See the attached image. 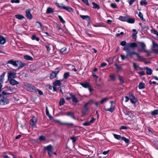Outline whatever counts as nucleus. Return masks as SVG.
<instances>
[{"label": "nucleus", "instance_id": "2f4dec72", "mask_svg": "<svg viewBox=\"0 0 158 158\" xmlns=\"http://www.w3.org/2000/svg\"><path fill=\"white\" fill-rule=\"evenodd\" d=\"M151 114L153 116L156 115L158 114V110H155L151 112Z\"/></svg>", "mask_w": 158, "mask_h": 158}, {"label": "nucleus", "instance_id": "5701e85b", "mask_svg": "<svg viewBox=\"0 0 158 158\" xmlns=\"http://www.w3.org/2000/svg\"><path fill=\"white\" fill-rule=\"evenodd\" d=\"M53 84L55 86H60L62 84V83L60 81L57 80L53 83Z\"/></svg>", "mask_w": 158, "mask_h": 158}, {"label": "nucleus", "instance_id": "09e8293b", "mask_svg": "<svg viewBox=\"0 0 158 158\" xmlns=\"http://www.w3.org/2000/svg\"><path fill=\"white\" fill-rule=\"evenodd\" d=\"M72 100L74 102L77 103L78 102V100L76 98L75 96L74 97H73V98H72Z\"/></svg>", "mask_w": 158, "mask_h": 158}, {"label": "nucleus", "instance_id": "8fccbe9b", "mask_svg": "<svg viewBox=\"0 0 158 158\" xmlns=\"http://www.w3.org/2000/svg\"><path fill=\"white\" fill-rule=\"evenodd\" d=\"M76 137H73L71 138V139L72 140V142L74 143L76 141Z\"/></svg>", "mask_w": 158, "mask_h": 158}, {"label": "nucleus", "instance_id": "79ce46f5", "mask_svg": "<svg viewBox=\"0 0 158 158\" xmlns=\"http://www.w3.org/2000/svg\"><path fill=\"white\" fill-rule=\"evenodd\" d=\"M69 66H70V68H71L72 70L74 71L75 72H76L77 71V69L75 68V66L72 64H69Z\"/></svg>", "mask_w": 158, "mask_h": 158}, {"label": "nucleus", "instance_id": "603ef678", "mask_svg": "<svg viewBox=\"0 0 158 158\" xmlns=\"http://www.w3.org/2000/svg\"><path fill=\"white\" fill-rule=\"evenodd\" d=\"M110 6L113 8H117V6L116 4L114 3H111L110 4Z\"/></svg>", "mask_w": 158, "mask_h": 158}, {"label": "nucleus", "instance_id": "69168bd1", "mask_svg": "<svg viewBox=\"0 0 158 158\" xmlns=\"http://www.w3.org/2000/svg\"><path fill=\"white\" fill-rule=\"evenodd\" d=\"M135 0H130L129 1V4L131 6L132 5Z\"/></svg>", "mask_w": 158, "mask_h": 158}, {"label": "nucleus", "instance_id": "412c9836", "mask_svg": "<svg viewBox=\"0 0 158 158\" xmlns=\"http://www.w3.org/2000/svg\"><path fill=\"white\" fill-rule=\"evenodd\" d=\"M6 42V40L4 38L2 35H0V43L4 44Z\"/></svg>", "mask_w": 158, "mask_h": 158}, {"label": "nucleus", "instance_id": "ea45409f", "mask_svg": "<svg viewBox=\"0 0 158 158\" xmlns=\"http://www.w3.org/2000/svg\"><path fill=\"white\" fill-rule=\"evenodd\" d=\"M58 18L59 19L60 21L63 23H65V21L64 20L62 17L60 15H58Z\"/></svg>", "mask_w": 158, "mask_h": 158}, {"label": "nucleus", "instance_id": "49530a36", "mask_svg": "<svg viewBox=\"0 0 158 158\" xmlns=\"http://www.w3.org/2000/svg\"><path fill=\"white\" fill-rule=\"evenodd\" d=\"M114 65L117 70H119L122 69V67L118 66L117 64H115Z\"/></svg>", "mask_w": 158, "mask_h": 158}, {"label": "nucleus", "instance_id": "9d476101", "mask_svg": "<svg viewBox=\"0 0 158 158\" xmlns=\"http://www.w3.org/2000/svg\"><path fill=\"white\" fill-rule=\"evenodd\" d=\"M37 120L35 117H33L32 118L30 119V123L32 127H35V124Z\"/></svg>", "mask_w": 158, "mask_h": 158}, {"label": "nucleus", "instance_id": "052dcab7", "mask_svg": "<svg viewBox=\"0 0 158 158\" xmlns=\"http://www.w3.org/2000/svg\"><path fill=\"white\" fill-rule=\"evenodd\" d=\"M11 2L12 3H19L20 2V1L19 0H11Z\"/></svg>", "mask_w": 158, "mask_h": 158}, {"label": "nucleus", "instance_id": "cd10ccee", "mask_svg": "<svg viewBox=\"0 0 158 158\" xmlns=\"http://www.w3.org/2000/svg\"><path fill=\"white\" fill-rule=\"evenodd\" d=\"M15 17L16 18L19 20L22 19L24 18V16L20 14H17L15 15Z\"/></svg>", "mask_w": 158, "mask_h": 158}, {"label": "nucleus", "instance_id": "3c124183", "mask_svg": "<svg viewBox=\"0 0 158 158\" xmlns=\"http://www.w3.org/2000/svg\"><path fill=\"white\" fill-rule=\"evenodd\" d=\"M90 125L89 122L87 121L83 123V125L85 126H89Z\"/></svg>", "mask_w": 158, "mask_h": 158}, {"label": "nucleus", "instance_id": "a18cd8bd", "mask_svg": "<svg viewBox=\"0 0 158 158\" xmlns=\"http://www.w3.org/2000/svg\"><path fill=\"white\" fill-rule=\"evenodd\" d=\"M127 44L126 42L125 41H121L120 42V44L121 45H122L123 46H124V47L125 46L127 45Z\"/></svg>", "mask_w": 158, "mask_h": 158}, {"label": "nucleus", "instance_id": "338daca9", "mask_svg": "<svg viewBox=\"0 0 158 158\" xmlns=\"http://www.w3.org/2000/svg\"><path fill=\"white\" fill-rule=\"evenodd\" d=\"M66 50V49L65 48H61L60 50V51L62 53H64V52H65V51Z\"/></svg>", "mask_w": 158, "mask_h": 158}, {"label": "nucleus", "instance_id": "0eeeda50", "mask_svg": "<svg viewBox=\"0 0 158 158\" xmlns=\"http://www.w3.org/2000/svg\"><path fill=\"white\" fill-rule=\"evenodd\" d=\"M133 55H136L137 57L140 59H142V57L141 56H140L139 54L135 52H131L130 53H129L128 54H127V57H128L129 56L132 57Z\"/></svg>", "mask_w": 158, "mask_h": 158}, {"label": "nucleus", "instance_id": "a211bd4d", "mask_svg": "<svg viewBox=\"0 0 158 158\" xmlns=\"http://www.w3.org/2000/svg\"><path fill=\"white\" fill-rule=\"evenodd\" d=\"M59 71H54L52 72L50 76V77L51 79H53L56 77V75L58 73Z\"/></svg>", "mask_w": 158, "mask_h": 158}, {"label": "nucleus", "instance_id": "bf43d9fd", "mask_svg": "<svg viewBox=\"0 0 158 158\" xmlns=\"http://www.w3.org/2000/svg\"><path fill=\"white\" fill-rule=\"evenodd\" d=\"M133 67L134 69H136L138 68L139 66L135 63H133Z\"/></svg>", "mask_w": 158, "mask_h": 158}, {"label": "nucleus", "instance_id": "4c0bfd02", "mask_svg": "<svg viewBox=\"0 0 158 158\" xmlns=\"http://www.w3.org/2000/svg\"><path fill=\"white\" fill-rule=\"evenodd\" d=\"M140 4L142 6L143 5H147L148 3L146 2V0H142V1L140 2Z\"/></svg>", "mask_w": 158, "mask_h": 158}, {"label": "nucleus", "instance_id": "e2e57ef3", "mask_svg": "<svg viewBox=\"0 0 158 158\" xmlns=\"http://www.w3.org/2000/svg\"><path fill=\"white\" fill-rule=\"evenodd\" d=\"M119 79L121 83H123L124 82V81L123 78L120 76H119Z\"/></svg>", "mask_w": 158, "mask_h": 158}, {"label": "nucleus", "instance_id": "20e7f679", "mask_svg": "<svg viewBox=\"0 0 158 158\" xmlns=\"http://www.w3.org/2000/svg\"><path fill=\"white\" fill-rule=\"evenodd\" d=\"M6 74V72L3 73L0 76V92L2 91V84L3 83L5 76Z\"/></svg>", "mask_w": 158, "mask_h": 158}, {"label": "nucleus", "instance_id": "f257e3e1", "mask_svg": "<svg viewBox=\"0 0 158 158\" xmlns=\"http://www.w3.org/2000/svg\"><path fill=\"white\" fill-rule=\"evenodd\" d=\"M137 46L138 44L135 43H128L124 47L123 50L127 52V54H128L131 52H134L131 50V48H133L137 47Z\"/></svg>", "mask_w": 158, "mask_h": 158}, {"label": "nucleus", "instance_id": "423d86ee", "mask_svg": "<svg viewBox=\"0 0 158 158\" xmlns=\"http://www.w3.org/2000/svg\"><path fill=\"white\" fill-rule=\"evenodd\" d=\"M27 87L28 90L32 92L36 91L35 87L30 84H28L27 85Z\"/></svg>", "mask_w": 158, "mask_h": 158}, {"label": "nucleus", "instance_id": "c03bdc74", "mask_svg": "<svg viewBox=\"0 0 158 158\" xmlns=\"http://www.w3.org/2000/svg\"><path fill=\"white\" fill-rule=\"evenodd\" d=\"M152 33L158 36V32L155 30L152 29L151 30Z\"/></svg>", "mask_w": 158, "mask_h": 158}, {"label": "nucleus", "instance_id": "a878e982", "mask_svg": "<svg viewBox=\"0 0 158 158\" xmlns=\"http://www.w3.org/2000/svg\"><path fill=\"white\" fill-rule=\"evenodd\" d=\"M135 19L133 18H129L128 17V20L127 22L129 23H134Z\"/></svg>", "mask_w": 158, "mask_h": 158}, {"label": "nucleus", "instance_id": "5fc2aeb1", "mask_svg": "<svg viewBox=\"0 0 158 158\" xmlns=\"http://www.w3.org/2000/svg\"><path fill=\"white\" fill-rule=\"evenodd\" d=\"M141 28L143 30L145 29H146V30H147L149 28V27L148 26L144 25V26H141Z\"/></svg>", "mask_w": 158, "mask_h": 158}, {"label": "nucleus", "instance_id": "4468645a", "mask_svg": "<svg viewBox=\"0 0 158 158\" xmlns=\"http://www.w3.org/2000/svg\"><path fill=\"white\" fill-rule=\"evenodd\" d=\"M18 65H19L18 67V69H22L27 65L26 64L19 60H18Z\"/></svg>", "mask_w": 158, "mask_h": 158}, {"label": "nucleus", "instance_id": "c85d7f7f", "mask_svg": "<svg viewBox=\"0 0 158 158\" xmlns=\"http://www.w3.org/2000/svg\"><path fill=\"white\" fill-rule=\"evenodd\" d=\"M138 86L139 89H143L145 88V84L143 82H140Z\"/></svg>", "mask_w": 158, "mask_h": 158}, {"label": "nucleus", "instance_id": "4d7b16f0", "mask_svg": "<svg viewBox=\"0 0 158 158\" xmlns=\"http://www.w3.org/2000/svg\"><path fill=\"white\" fill-rule=\"evenodd\" d=\"M121 56V59H122V60H124L126 58H127L128 57H127V55H126V56H125L124 55H123L122 54H121V55H120Z\"/></svg>", "mask_w": 158, "mask_h": 158}, {"label": "nucleus", "instance_id": "b1692460", "mask_svg": "<svg viewBox=\"0 0 158 158\" xmlns=\"http://www.w3.org/2000/svg\"><path fill=\"white\" fill-rule=\"evenodd\" d=\"M80 16L83 19H85L87 21H89L90 20L89 17L88 15H80Z\"/></svg>", "mask_w": 158, "mask_h": 158}, {"label": "nucleus", "instance_id": "393cba45", "mask_svg": "<svg viewBox=\"0 0 158 158\" xmlns=\"http://www.w3.org/2000/svg\"><path fill=\"white\" fill-rule=\"evenodd\" d=\"M54 12V10L52 8L48 7L47 9L46 13L47 14H49L53 13Z\"/></svg>", "mask_w": 158, "mask_h": 158}, {"label": "nucleus", "instance_id": "0e129e2a", "mask_svg": "<svg viewBox=\"0 0 158 158\" xmlns=\"http://www.w3.org/2000/svg\"><path fill=\"white\" fill-rule=\"evenodd\" d=\"M45 46L46 47L48 51H49L51 50V48L49 47V45H45Z\"/></svg>", "mask_w": 158, "mask_h": 158}, {"label": "nucleus", "instance_id": "774afa93", "mask_svg": "<svg viewBox=\"0 0 158 158\" xmlns=\"http://www.w3.org/2000/svg\"><path fill=\"white\" fill-rule=\"evenodd\" d=\"M110 77L113 81L115 79V77L114 74L111 75L110 76Z\"/></svg>", "mask_w": 158, "mask_h": 158}, {"label": "nucleus", "instance_id": "4be33fe9", "mask_svg": "<svg viewBox=\"0 0 158 158\" xmlns=\"http://www.w3.org/2000/svg\"><path fill=\"white\" fill-rule=\"evenodd\" d=\"M66 114L67 116L71 117L75 119H76L75 118L74 116V113L73 112H69L67 113Z\"/></svg>", "mask_w": 158, "mask_h": 158}, {"label": "nucleus", "instance_id": "13d9d810", "mask_svg": "<svg viewBox=\"0 0 158 158\" xmlns=\"http://www.w3.org/2000/svg\"><path fill=\"white\" fill-rule=\"evenodd\" d=\"M36 91H34V92H38L39 94L40 95H42L43 94V93L41 90L39 89H36Z\"/></svg>", "mask_w": 158, "mask_h": 158}, {"label": "nucleus", "instance_id": "6ab92c4d", "mask_svg": "<svg viewBox=\"0 0 158 158\" xmlns=\"http://www.w3.org/2000/svg\"><path fill=\"white\" fill-rule=\"evenodd\" d=\"M118 19L120 21L127 22L128 20V17L121 16Z\"/></svg>", "mask_w": 158, "mask_h": 158}, {"label": "nucleus", "instance_id": "f03ea898", "mask_svg": "<svg viewBox=\"0 0 158 158\" xmlns=\"http://www.w3.org/2000/svg\"><path fill=\"white\" fill-rule=\"evenodd\" d=\"M53 147L51 145H49L44 148V149L48 151V154L49 156H51L52 154Z\"/></svg>", "mask_w": 158, "mask_h": 158}, {"label": "nucleus", "instance_id": "473e14b6", "mask_svg": "<svg viewBox=\"0 0 158 158\" xmlns=\"http://www.w3.org/2000/svg\"><path fill=\"white\" fill-rule=\"evenodd\" d=\"M65 103V101L64 99L63 98H61L60 100V102H59V104L60 106H61L63 105Z\"/></svg>", "mask_w": 158, "mask_h": 158}, {"label": "nucleus", "instance_id": "1a4fd4ad", "mask_svg": "<svg viewBox=\"0 0 158 158\" xmlns=\"http://www.w3.org/2000/svg\"><path fill=\"white\" fill-rule=\"evenodd\" d=\"M129 96L131 102L132 103L135 104L137 102V100L136 99L133 94H131L129 95Z\"/></svg>", "mask_w": 158, "mask_h": 158}, {"label": "nucleus", "instance_id": "7c9ffc66", "mask_svg": "<svg viewBox=\"0 0 158 158\" xmlns=\"http://www.w3.org/2000/svg\"><path fill=\"white\" fill-rule=\"evenodd\" d=\"M81 85L83 87L85 88H88L89 87V83H81Z\"/></svg>", "mask_w": 158, "mask_h": 158}, {"label": "nucleus", "instance_id": "864d4df0", "mask_svg": "<svg viewBox=\"0 0 158 158\" xmlns=\"http://www.w3.org/2000/svg\"><path fill=\"white\" fill-rule=\"evenodd\" d=\"M64 125L72 126H73L74 125V124L73 123H64Z\"/></svg>", "mask_w": 158, "mask_h": 158}, {"label": "nucleus", "instance_id": "f704fd0d", "mask_svg": "<svg viewBox=\"0 0 158 158\" xmlns=\"http://www.w3.org/2000/svg\"><path fill=\"white\" fill-rule=\"evenodd\" d=\"M70 76L69 72H66L64 73V78L65 79H67Z\"/></svg>", "mask_w": 158, "mask_h": 158}, {"label": "nucleus", "instance_id": "f3484780", "mask_svg": "<svg viewBox=\"0 0 158 158\" xmlns=\"http://www.w3.org/2000/svg\"><path fill=\"white\" fill-rule=\"evenodd\" d=\"M143 69L146 70V72L147 74L148 75H151L152 74V70L150 68L148 67H145L143 68Z\"/></svg>", "mask_w": 158, "mask_h": 158}, {"label": "nucleus", "instance_id": "e433bc0d", "mask_svg": "<svg viewBox=\"0 0 158 158\" xmlns=\"http://www.w3.org/2000/svg\"><path fill=\"white\" fill-rule=\"evenodd\" d=\"M122 140L124 141L125 142L127 143H129V140L128 139L126 138L125 137H123L122 138Z\"/></svg>", "mask_w": 158, "mask_h": 158}, {"label": "nucleus", "instance_id": "bb28decb", "mask_svg": "<svg viewBox=\"0 0 158 158\" xmlns=\"http://www.w3.org/2000/svg\"><path fill=\"white\" fill-rule=\"evenodd\" d=\"M92 5H93V8L94 9H99L100 8L99 6L94 2H92Z\"/></svg>", "mask_w": 158, "mask_h": 158}, {"label": "nucleus", "instance_id": "f8f14e48", "mask_svg": "<svg viewBox=\"0 0 158 158\" xmlns=\"http://www.w3.org/2000/svg\"><path fill=\"white\" fill-rule=\"evenodd\" d=\"M61 5L63 6H62V8L63 9H65L70 12H73V9L71 7L65 6L63 4H61Z\"/></svg>", "mask_w": 158, "mask_h": 158}, {"label": "nucleus", "instance_id": "7ed1b4c3", "mask_svg": "<svg viewBox=\"0 0 158 158\" xmlns=\"http://www.w3.org/2000/svg\"><path fill=\"white\" fill-rule=\"evenodd\" d=\"M7 74L8 80L13 79L16 77V74L14 72H9Z\"/></svg>", "mask_w": 158, "mask_h": 158}, {"label": "nucleus", "instance_id": "c756f323", "mask_svg": "<svg viewBox=\"0 0 158 158\" xmlns=\"http://www.w3.org/2000/svg\"><path fill=\"white\" fill-rule=\"evenodd\" d=\"M24 58L26 60H32L33 59L32 57L28 55H26L25 56H24Z\"/></svg>", "mask_w": 158, "mask_h": 158}, {"label": "nucleus", "instance_id": "c9c22d12", "mask_svg": "<svg viewBox=\"0 0 158 158\" xmlns=\"http://www.w3.org/2000/svg\"><path fill=\"white\" fill-rule=\"evenodd\" d=\"M109 99V98L107 97H106L105 98L102 99L100 102V103L102 104L107 101Z\"/></svg>", "mask_w": 158, "mask_h": 158}, {"label": "nucleus", "instance_id": "a19ab883", "mask_svg": "<svg viewBox=\"0 0 158 158\" xmlns=\"http://www.w3.org/2000/svg\"><path fill=\"white\" fill-rule=\"evenodd\" d=\"M31 39L32 40H35L36 41H38L40 40L39 38L38 37H37L35 35H32L31 37Z\"/></svg>", "mask_w": 158, "mask_h": 158}, {"label": "nucleus", "instance_id": "6e6552de", "mask_svg": "<svg viewBox=\"0 0 158 158\" xmlns=\"http://www.w3.org/2000/svg\"><path fill=\"white\" fill-rule=\"evenodd\" d=\"M18 60L14 61L12 60H11L8 61L7 64H11L15 67H17L18 66Z\"/></svg>", "mask_w": 158, "mask_h": 158}, {"label": "nucleus", "instance_id": "58836bf2", "mask_svg": "<svg viewBox=\"0 0 158 158\" xmlns=\"http://www.w3.org/2000/svg\"><path fill=\"white\" fill-rule=\"evenodd\" d=\"M46 113L47 115L50 118H52V117L51 116V115L49 114V111L48 110V107H46Z\"/></svg>", "mask_w": 158, "mask_h": 158}, {"label": "nucleus", "instance_id": "aec40b11", "mask_svg": "<svg viewBox=\"0 0 158 158\" xmlns=\"http://www.w3.org/2000/svg\"><path fill=\"white\" fill-rule=\"evenodd\" d=\"M114 109V106H113L112 104H111L110 108L109 109H105L106 110L109 111L111 112H112Z\"/></svg>", "mask_w": 158, "mask_h": 158}, {"label": "nucleus", "instance_id": "37998d69", "mask_svg": "<svg viewBox=\"0 0 158 158\" xmlns=\"http://www.w3.org/2000/svg\"><path fill=\"white\" fill-rule=\"evenodd\" d=\"M88 110V108H85L82 110V113L84 114H86L87 113Z\"/></svg>", "mask_w": 158, "mask_h": 158}, {"label": "nucleus", "instance_id": "9b49d317", "mask_svg": "<svg viewBox=\"0 0 158 158\" xmlns=\"http://www.w3.org/2000/svg\"><path fill=\"white\" fill-rule=\"evenodd\" d=\"M9 102V100L4 98H2V99L0 100V105H4L8 104Z\"/></svg>", "mask_w": 158, "mask_h": 158}, {"label": "nucleus", "instance_id": "dca6fc26", "mask_svg": "<svg viewBox=\"0 0 158 158\" xmlns=\"http://www.w3.org/2000/svg\"><path fill=\"white\" fill-rule=\"evenodd\" d=\"M141 46L142 48V49L141 50V51H143L147 53H149L148 51L146 50L145 48L146 47V45L143 42L141 43Z\"/></svg>", "mask_w": 158, "mask_h": 158}, {"label": "nucleus", "instance_id": "de8ad7c7", "mask_svg": "<svg viewBox=\"0 0 158 158\" xmlns=\"http://www.w3.org/2000/svg\"><path fill=\"white\" fill-rule=\"evenodd\" d=\"M138 16L142 20L144 21V19L143 17V15L140 12H139L138 15Z\"/></svg>", "mask_w": 158, "mask_h": 158}, {"label": "nucleus", "instance_id": "6e6d98bb", "mask_svg": "<svg viewBox=\"0 0 158 158\" xmlns=\"http://www.w3.org/2000/svg\"><path fill=\"white\" fill-rule=\"evenodd\" d=\"M46 139L45 137L44 136H41L39 137V139L40 140H44Z\"/></svg>", "mask_w": 158, "mask_h": 158}, {"label": "nucleus", "instance_id": "72a5a7b5", "mask_svg": "<svg viewBox=\"0 0 158 158\" xmlns=\"http://www.w3.org/2000/svg\"><path fill=\"white\" fill-rule=\"evenodd\" d=\"M113 136L115 139L118 140H120L122 138L121 136L119 135L113 134Z\"/></svg>", "mask_w": 158, "mask_h": 158}, {"label": "nucleus", "instance_id": "680f3d73", "mask_svg": "<svg viewBox=\"0 0 158 158\" xmlns=\"http://www.w3.org/2000/svg\"><path fill=\"white\" fill-rule=\"evenodd\" d=\"M6 88L8 90H10L11 92H13L14 89V88L8 86H6Z\"/></svg>", "mask_w": 158, "mask_h": 158}, {"label": "nucleus", "instance_id": "39448f33", "mask_svg": "<svg viewBox=\"0 0 158 158\" xmlns=\"http://www.w3.org/2000/svg\"><path fill=\"white\" fill-rule=\"evenodd\" d=\"M152 50L156 52H158V44L153 40L152 41Z\"/></svg>", "mask_w": 158, "mask_h": 158}, {"label": "nucleus", "instance_id": "2eb2a0df", "mask_svg": "<svg viewBox=\"0 0 158 158\" xmlns=\"http://www.w3.org/2000/svg\"><path fill=\"white\" fill-rule=\"evenodd\" d=\"M8 81H9L10 84L12 85H18L19 84V82L13 79L8 80Z\"/></svg>", "mask_w": 158, "mask_h": 158}, {"label": "nucleus", "instance_id": "ddd939ff", "mask_svg": "<svg viewBox=\"0 0 158 158\" xmlns=\"http://www.w3.org/2000/svg\"><path fill=\"white\" fill-rule=\"evenodd\" d=\"M26 12L27 18L30 19H31L32 18V16L31 13V10L30 9L27 10Z\"/></svg>", "mask_w": 158, "mask_h": 158}]
</instances>
